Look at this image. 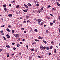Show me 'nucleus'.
Listing matches in <instances>:
<instances>
[{"label": "nucleus", "mask_w": 60, "mask_h": 60, "mask_svg": "<svg viewBox=\"0 0 60 60\" xmlns=\"http://www.w3.org/2000/svg\"><path fill=\"white\" fill-rule=\"evenodd\" d=\"M38 38L39 39H43V37H41L40 36H39L38 37Z\"/></svg>", "instance_id": "obj_1"}, {"label": "nucleus", "mask_w": 60, "mask_h": 60, "mask_svg": "<svg viewBox=\"0 0 60 60\" xmlns=\"http://www.w3.org/2000/svg\"><path fill=\"white\" fill-rule=\"evenodd\" d=\"M12 14H10L8 15V16L9 17H11L12 16Z\"/></svg>", "instance_id": "obj_2"}, {"label": "nucleus", "mask_w": 60, "mask_h": 60, "mask_svg": "<svg viewBox=\"0 0 60 60\" xmlns=\"http://www.w3.org/2000/svg\"><path fill=\"white\" fill-rule=\"evenodd\" d=\"M40 49H41V50H43V46H40Z\"/></svg>", "instance_id": "obj_3"}, {"label": "nucleus", "mask_w": 60, "mask_h": 60, "mask_svg": "<svg viewBox=\"0 0 60 60\" xmlns=\"http://www.w3.org/2000/svg\"><path fill=\"white\" fill-rule=\"evenodd\" d=\"M24 6H25V7H26V8H28V6H27V5H26L24 4Z\"/></svg>", "instance_id": "obj_4"}, {"label": "nucleus", "mask_w": 60, "mask_h": 60, "mask_svg": "<svg viewBox=\"0 0 60 60\" xmlns=\"http://www.w3.org/2000/svg\"><path fill=\"white\" fill-rule=\"evenodd\" d=\"M7 5L6 4H5L3 6V7H4V8H5V7H6V6Z\"/></svg>", "instance_id": "obj_5"}, {"label": "nucleus", "mask_w": 60, "mask_h": 60, "mask_svg": "<svg viewBox=\"0 0 60 60\" xmlns=\"http://www.w3.org/2000/svg\"><path fill=\"white\" fill-rule=\"evenodd\" d=\"M7 30L8 31V32H11V30L8 28L7 29Z\"/></svg>", "instance_id": "obj_6"}, {"label": "nucleus", "mask_w": 60, "mask_h": 60, "mask_svg": "<svg viewBox=\"0 0 60 60\" xmlns=\"http://www.w3.org/2000/svg\"><path fill=\"white\" fill-rule=\"evenodd\" d=\"M27 5H28V6H31V4L29 3L27 4Z\"/></svg>", "instance_id": "obj_7"}, {"label": "nucleus", "mask_w": 60, "mask_h": 60, "mask_svg": "<svg viewBox=\"0 0 60 60\" xmlns=\"http://www.w3.org/2000/svg\"><path fill=\"white\" fill-rule=\"evenodd\" d=\"M6 47H7L8 48H10V46H9V45H6Z\"/></svg>", "instance_id": "obj_8"}, {"label": "nucleus", "mask_w": 60, "mask_h": 60, "mask_svg": "<svg viewBox=\"0 0 60 60\" xmlns=\"http://www.w3.org/2000/svg\"><path fill=\"white\" fill-rule=\"evenodd\" d=\"M41 11H41V10L40 9V10H39V11H38V12L39 13H40V12H41Z\"/></svg>", "instance_id": "obj_9"}, {"label": "nucleus", "mask_w": 60, "mask_h": 60, "mask_svg": "<svg viewBox=\"0 0 60 60\" xmlns=\"http://www.w3.org/2000/svg\"><path fill=\"white\" fill-rule=\"evenodd\" d=\"M54 52L56 53L57 52L56 51V49H54Z\"/></svg>", "instance_id": "obj_10"}, {"label": "nucleus", "mask_w": 60, "mask_h": 60, "mask_svg": "<svg viewBox=\"0 0 60 60\" xmlns=\"http://www.w3.org/2000/svg\"><path fill=\"white\" fill-rule=\"evenodd\" d=\"M43 8H44V7L43 6L42 7L41 9V10H43Z\"/></svg>", "instance_id": "obj_11"}, {"label": "nucleus", "mask_w": 60, "mask_h": 60, "mask_svg": "<svg viewBox=\"0 0 60 60\" xmlns=\"http://www.w3.org/2000/svg\"><path fill=\"white\" fill-rule=\"evenodd\" d=\"M43 42L44 43H45V44L47 43V42L44 40L43 41Z\"/></svg>", "instance_id": "obj_12"}, {"label": "nucleus", "mask_w": 60, "mask_h": 60, "mask_svg": "<svg viewBox=\"0 0 60 60\" xmlns=\"http://www.w3.org/2000/svg\"><path fill=\"white\" fill-rule=\"evenodd\" d=\"M35 41H39V40L38 39H35Z\"/></svg>", "instance_id": "obj_13"}, {"label": "nucleus", "mask_w": 60, "mask_h": 60, "mask_svg": "<svg viewBox=\"0 0 60 60\" xmlns=\"http://www.w3.org/2000/svg\"><path fill=\"white\" fill-rule=\"evenodd\" d=\"M30 50H31V51H34V49L33 48L32 49H31Z\"/></svg>", "instance_id": "obj_14"}, {"label": "nucleus", "mask_w": 60, "mask_h": 60, "mask_svg": "<svg viewBox=\"0 0 60 60\" xmlns=\"http://www.w3.org/2000/svg\"><path fill=\"white\" fill-rule=\"evenodd\" d=\"M19 7V5H18L16 7V8H18Z\"/></svg>", "instance_id": "obj_15"}, {"label": "nucleus", "mask_w": 60, "mask_h": 60, "mask_svg": "<svg viewBox=\"0 0 60 60\" xmlns=\"http://www.w3.org/2000/svg\"><path fill=\"white\" fill-rule=\"evenodd\" d=\"M21 30L22 31V30H24V29H25L23 28H21Z\"/></svg>", "instance_id": "obj_16"}, {"label": "nucleus", "mask_w": 60, "mask_h": 60, "mask_svg": "<svg viewBox=\"0 0 60 60\" xmlns=\"http://www.w3.org/2000/svg\"><path fill=\"white\" fill-rule=\"evenodd\" d=\"M41 25H44V22H42L41 23Z\"/></svg>", "instance_id": "obj_17"}, {"label": "nucleus", "mask_w": 60, "mask_h": 60, "mask_svg": "<svg viewBox=\"0 0 60 60\" xmlns=\"http://www.w3.org/2000/svg\"><path fill=\"white\" fill-rule=\"evenodd\" d=\"M3 37L4 38V40H6V38H5V37H4V36H3Z\"/></svg>", "instance_id": "obj_18"}, {"label": "nucleus", "mask_w": 60, "mask_h": 60, "mask_svg": "<svg viewBox=\"0 0 60 60\" xmlns=\"http://www.w3.org/2000/svg\"><path fill=\"white\" fill-rule=\"evenodd\" d=\"M4 10L5 11H7V9H6V8H4Z\"/></svg>", "instance_id": "obj_19"}, {"label": "nucleus", "mask_w": 60, "mask_h": 60, "mask_svg": "<svg viewBox=\"0 0 60 60\" xmlns=\"http://www.w3.org/2000/svg\"><path fill=\"white\" fill-rule=\"evenodd\" d=\"M23 11H24V12H27V10H23Z\"/></svg>", "instance_id": "obj_20"}, {"label": "nucleus", "mask_w": 60, "mask_h": 60, "mask_svg": "<svg viewBox=\"0 0 60 60\" xmlns=\"http://www.w3.org/2000/svg\"><path fill=\"white\" fill-rule=\"evenodd\" d=\"M17 47H19L20 46V45L19 44H17Z\"/></svg>", "instance_id": "obj_21"}, {"label": "nucleus", "mask_w": 60, "mask_h": 60, "mask_svg": "<svg viewBox=\"0 0 60 60\" xmlns=\"http://www.w3.org/2000/svg\"><path fill=\"white\" fill-rule=\"evenodd\" d=\"M34 31L35 32H38V30H37L36 29L34 30Z\"/></svg>", "instance_id": "obj_22"}, {"label": "nucleus", "mask_w": 60, "mask_h": 60, "mask_svg": "<svg viewBox=\"0 0 60 60\" xmlns=\"http://www.w3.org/2000/svg\"><path fill=\"white\" fill-rule=\"evenodd\" d=\"M37 6H39L40 5V4H36Z\"/></svg>", "instance_id": "obj_23"}, {"label": "nucleus", "mask_w": 60, "mask_h": 60, "mask_svg": "<svg viewBox=\"0 0 60 60\" xmlns=\"http://www.w3.org/2000/svg\"><path fill=\"white\" fill-rule=\"evenodd\" d=\"M8 26L9 27V28H11V26L10 25H9Z\"/></svg>", "instance_id": "obj_24"}, {"label": "nucleus", "mask_w": 60, "mask_h": 60, "mask_svg": "<svg viewBox=\"0 0 60 60\" xmlns=\"http://www.w3.org/2000/svg\"><path fill=\"white\" fill-rule=\"evenodd\" d=\"M38 58H41V57L40 56H38Z\"/></svg>", "instance_id": "obj_25"}, {"label": "nucleus", "mask_w": 60, "mask_h": 60, "mask_svg": "<svg viewBox=\"0 0 60 60\" xmlns=\"http://www.w3.org/2000/svg\"><path fill=\"white\" fill-rule=\"evenodd\" d=\"M41 19H39V20L38 21V22H41Z\"/></svg>", "instance_id": "obj_26"}, {"label": "nucleus", "mask_w": 60, "mask_h": 60, "mask_svg": "<svg viewBox=\"0 0 60 60\" xmlns=\"http://www.w3.org/2000/svg\"><path fill=\"white\" fill-rule=\"evenodd\" d=\"M50 49H53V47H52V46H51L50 47Z\"/></svg>", "instance_id": "obj_27"}, {"label": "nucleus", "mask_w": 60, "mask_h": 60, "mask_svg": "<svg viewBox=\"0 0 60 60\" xmlns=\"http://www.w3.org/2000/svg\"><path fill=\"white\" fill-rule=\"evenodd\" d=\"M3 50V49H0V52H1Z\"/></svg>", "instance_id": "obj_28"}, {"label": "nucleus", "mask_w": 60, "mask_h": 60, "mask_svg": "<svg viewBox=\"0 0 60 60\" xmlns=\"http://www.w3.org/2000/svg\"><path fill=\"white\" fill-rule=\"evenodd\" d=\"M51 7V6L50 5H49L48 6V7H47V8H50Z\"/></svg>", "instance_id": "obj_29"}, {"label": "nucleus", "mask_w": 60, "mask_h": 60, "mask_svg": "<svg viewBox=\"0 0 60 60\" xmlns=\"http://www.w3.org/2000/svg\"><path fill=\"white\" fill-rule=\"evenodd\" d=\"M46 49H49V47H47L46 48Z\"/></svg>", "instance_id": "obj_30"}, {"label": "nucleus", "mask_w": 60, "mask_h": 60, "mask_svg": "<svg viewBox=\"0 0 60 60\" xmlns=\"http://www.w3.org/2000/svg\"><path fill=\"white\" fill-rule=\"evenodd\" d=\"M18 35H19V34H16V37H18Z\"/></svg>", "instance_id": "obj_31"}, {"label": "nucleus", "mask_w": 60, "mask_h": 60, "mask_svg": "<svg viewBox=\"0 0 60 60\" xmlns=\"http://www.w3.org/2000/svg\"><path fill=\"white\" fill-rule=\"evenodd\" d=\"M57 4L58 6H60V4H59V3Z\"/></svg>", "instance_id": "obj_32"}, {"label": "nucleus", "mask_w": 60, "mask_h": 60, "mask_svg": "<svg viewBox=\"0 0 60 60\" xmlns=\"http://www.w3.org/2000/svg\"><path fill=\"white\" fill-rule=\"evenodd\" d=\"M50 25H53V23H50Z\"/></svg>", "instance_id": "obj_33"}, {"label": "nucleus", "mask_w": 60, "mask_h": 60, "mask_svg": "<svg viewBox=\"0 0 60 60\" xmlns=\"http://www.w3.org/2000/svg\"><path fill=\"white\" fill-rule=\"evenodd\" d=\"M55 22H56V20H55L53 21V23L54 24L55 23Z\"/></svg>", "instance_id": "obj_34"}, {"label": "nucleus", "mask_w": 60, "mask_h": 60, "mask_svg": "<svg viewBox=\"0 0 60 60\" xmlns=\"http://www.w3.org/2000/svg\"><path fill=\"white\" fill-rule=\"evenodd\" d=\"M52 11H54V10H55V8H52Z\"/></svg>", "instance_id": "obj_35"}, {"label": "nucleus", "mask_w": 60, "mask_h": 60, "mask_svg": "<svg viewBox=\"0 0 60 60\" xmlns=\"http://www.w3.org/2000/svg\"><path fill=\"white\" fill-rule=\"evenodd\" d=\"M7 38H8V39H10V36H9L7 37Z\"/></svg>", "instance_id": "obj_36"}, {"label": "nucleus", "mask_w": 60, "mask_h": 60, "mask_svg": "<svg viewBox=\"0 0 60 60\" xmlns=\"http://www.w3.org/2000/svg\"><path fill=\"white\" fill-rule=\"evenodd\" d=\"M26 17L27 18H29V17L27 15L26 16Z\"/></svg>", "instance_id": "obj_37"}, {"label": "nucleus", "mask_w": 60, "mask_h": 60, "mask_svg": "<svg viewBox=\"0 0 60 60\" xmlns=\"http://www.w3.org/2000/svg\"><path fill=\"white\" fill-rule=\"evenodd\" d=\"M12 33H14V30H12Z\"/></svg>", "instance_id": "obj_38"}, {"label": "nucleus", "mask_w": 60, "mask_h": 60, "mask_svg": "<svg viewBox=\"0 0 60 60\" xmlns=\"http://www.w3.org/2000/svg\"><path fill=\"white\" fill-rule=\"evenodd\" d=\"M39 20V19H37L36 20V21H38Z\"/></svg>", "instance_id": "obj_39"}, {"label": "nucleus", "mask_w": 60, "mask_h": 60, "mask_svg": "<svg viewBox=\"0 0 60 60\" xmlns=\"http://www.w3.org/2000/svg\"><path fill=\"white\" fill-rule=\"evenodd\" d=\"M16 48H15V47H14L13 48V49H14V50H15V49H16Z\"/></svg>", "instance_id": "obj_40"}, {"label": "nucleus", "mask_w": 60, "mask_h": 60, "mask_svg": "<svg viewBox=\"0 0 60 60\" xmlns=\"http://www.w3.org/2000/svg\"><path fill=\"white\" fill-rule=\"evenodd\" d=\"M56 3H57V4H59V2H58L57 1H56Z\"/></svg>", "instance_id": "obj_41"}, {"label": "nucleus", "mask_w": 60, "mask_h": 60, "mask_svg": "<svg viewBox=\"0 0 60 60\" xmlns=\"http://www.w3.org/2000/svg\"><path fill=\"white\" fill-rule=\"evenodd\" d=\"M43 49H46V47L45 46L43 47Z\"/></svg>", "instance_id": "obj_42"}, {"label": "nucleus", "mask_w": 60, "mask_h": 60, "mask_svg": "<svg viewBox=\"0 0 60 60\" xmlns=\"http://www.w3.org/2000/svg\"><path fill=\"white\" fill-rule=\"evenodd\" d=\"M15 1H13L12 2V3H15Z\"/></svg>", "instance_id": "obj_43"}, {"label": "nucleus", "mask_w": 60, "mask_h": 60, "mask_svg": "<svg viewBox=\"0 0 60 60\" xmlns=\"http://www.w3.org/2000/svg\"><path fill=\"white\" fill-rule=\"evenodd\" d=\"M15 54L14 53H12L11 54V55H12V56H14V55H15Z\"/></svg>", "instance_id": "obj_44"}, {"label": "nucleus", "mask_w": 60, "mask_h": 60, "mask_svg": "<svg viewBox=\"0 0 60 60\" xmlns=\"http://www.w3.org/2000/svg\"><path fill=\"white\" fill-rule=\"evenodd\" d=\"M27 49H28V45H27L26 46Z\"/></svg>", "instance_id": "obj_45"}, {"label": "nucleus", "mask_w": 60, "mask_h": 60, "mask_svg": "<svg viewBox=\"0 0 60 60\" xmlns=\"http://www.w3.org/2000/svg\"><path fill=\"white\" fill-rule=\"evenodd\" d=\"M49 55H51V53L50 52H49Z\"/></svg>", "instance_id": "obj_46"}, {"label": "nucleus", "mask_w": 60, "mask_h": 60, "mask_svg": "<svg viewBox=\"0 0 60 60\" xmlns=\"http://www.w3.org/2000/svg\"><path fill=\"white\" fill-rule=\"evenodd\" d=\"M27 22H29V23L30 22V21L28 20L27 21Z\"/></svg>", "instance_id": "obj_47"}, {"label": "nucleus", "mask_w": 60, "mask_h": 60, "mask_svg": "<svg viewBox=\"0 0 60 60\" xmlns=\"http://www.w3.org/2000/svg\"><path fill=\"white\" fill-rule=\"evenodd\" d=\"M24 33H25V34H26V31H24Z\"/></svg>", "instance_id": "obj_48"}, {"label": "nucleus", "mask_w": 60, "mask_h": 60, "mask_svg": "<svg viewBox=\"0 0 60 60\" xmlns=\"http://www.w3.org/2000/svg\"><path fill=\"white\" fill-rule=\"evenodd\" d=\"M9 35L8 34H7L6 35V36H7H7H9Z\"/></svg>", "instance_id": "obj_49"}, {"label": "nucleus", "mask_w": 60, "mask_h": 60, "mask_svg": "<svg viewBox=\"0 0 60 60\" xmlns=\"http://www.w3.org/2000/svg\"><path fill=\"white\" fill-rule=\"evenodd\" d=\"M12 45H14L15 44V43H12Z\"/></svg>", "instance_id": "obj_50"}, {"label": "nucleus", "mask_w": 60, "mask_h": 60, "mask_svg": "<svg viewBox=\"0 0 60 60\" xmlns=\"http://www.w3.org/2000/svg\"><path fill=\"white\" fill-rule=\"evenodd\" d=\"M50 15H51V16H53V15L52 14H51Z\"/></svg>", "instance_id": "obj_51"}, {"label": "nucleus", "mask_w": 60, "mask_h": 60, "mask_svg": "<svg viewBox=\"0 0 60 60\" xmlns=\"http://www.w3.org/2000/svg\"><path fill=\"white\" fill-rule=\"evenodd\" d=\"M0 32L1 33H3V30H1L0 31Z\"/></svg>", "instance_id": "obj_52"}, {"label": "nucleus", "mask_w": 60, "mask_h": 60, "mask_svg": "<svg viewBox=\"0 0 60 60\" xmlns=\"http://www.w3.org/2000/svg\"><path fill=\"white\" fill-rule=\"evenodd\" d=\"M22 42H20V44H22Z\"/></svg>", "instance_id": "obj_53"}, {"label": "nucleus", "mask_w": 60, "mask_h": 60, "mask_svg": "<svg viewBox=\"0 0 60 60\" xmlns=\"http://www.w3.org/2000/svg\"><path fill=\"white\" fill-rule=\"evenodd\" d=\"M46 31V33H48V32H49V31H48V30H47Z\"/></svg>", "instance_id": "obj_54"}, {"label": "nucleus", "mask_w": 60, "mask_h": 60, "mask_svg": "<svg viewBox=\"0 0 60 60\" xmlns=\"http://www.w3.org/2000/svg\"><path fill=\"white\" fill-rule=\"evenodd\" d=\"M47 19H50V17H47Z\"/></svg>", "instance_id": "obj_55"}, {"label": "nucleus", "mask_w": 60, "mask_h": 60, "mask_svg": "<svg viewBox=\"0 0 60 60\" xmlns=\"http://www.w3.org/2000/svg\"><path fill=\"white\" fill-rule=\"evenodd\" d=\"M20 19H23V18H22L21 17H20Z\"/></svg>", "instance_id": "obj_56"}, {"label": "nucleus", "mask_w": 60, "mask_h": 60, "mask_svg": "<svg viewBox=\"0 0 60 60\" xmlns=\"http://www.w3.org/2000/svg\"><path fill=\"white\" fill-rule=\"evenodd\" d=\"M51 43L53 44V41H52V42H51Z\"/></svg>", "instance_id": "obj_57"}, {"label": "nucleus", "mask_w": 60, "mask_h": 60, "mask_svg": "<svg viewBox=\"0 0 60 60\" xmlns=\"http://www.w3.org/2000/svg\"><path fill=\"white\" fill-rule=\"evenodd\" d=\"M25 41V39H23L22 41Z\"/></svg>", "instance_id": "obj_58"}, {"label": "nucleus", "mask_w": 60, "mask_h": 60, "mask_svg": "<svg viewBox=\"0 0 60 60\" xmlns=\"http://www.w3.org/2000/svg\"><path fill=\"white\" fill-rule=\"evenodd\" d=\"M58 29H59V31H60V29H59V28H58Z\"/></svg>", "instance_id": "obj_59"}, {"label": "nucleus", "mask_w": 60, "mask_h": 60, "mask_svg": "<svg viewBox=\"0 0 60 60\" xmlns=\"http://www.w3.org/2000/svg\"><path fill=\"white\" fill-rule=\"evenodd\" d=\"M1 27H4V26H2Z\"/></svg>", "instance_id": "obj_60"}, {"label": "nucleus", "mask_w": 60, "mask_h": 60, "mask_svg": "<svg viewBox=\"0 0 60 60\" xmlns=\"http://www.w3.org/2000/svg\"><path fill=\"white\" fill-rule=\"evenodd\" d=\"M9 6H11V4H10L9 5Z\"/></svg>", "instance_id": "obj_61"}, {"label": "nucleus", "mask_w": 60, "mask_h": 60, "mask_svg": "<svg viewBox=\"0 0 60 60\" xmlns=\"http://www.w3.org/2000/svg\"><path fill=\"white\" fill-rule=\"evenodd\" d=\"M47 26V25H45L44 26V27H45V26Z\"/></svg>", "instance_id": "obj_62"}, {"label": "nucleus", "mask_w": 60, "mask_h": 60, "mask_svg": "<svg viewBox=\"0 0 60 60\" xmlns=\"http://www.w3.org/2000/svg\"><path fill=\"white\" fill-rule=\"evenodd\" d=\"M19 55H21V52H20L19 54Z\"/></svg>", "instance_id": "obj_63"}, {"label": "nucleus", "mask_w": 60, "mask_h": 60, "mask_svg": "<svg viewBox=\"0 0 60 60\" xmlns=\"http://www.w3.org/2000/svg\"><path fill=\"white\" fill-rule=\"evenodd\" d=\"M59 19L60 20V16H59Z\"/></svg>", "instance_id": "obj_64"}]
</instances>
